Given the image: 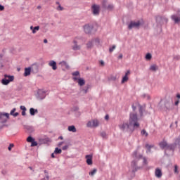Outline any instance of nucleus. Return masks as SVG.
<instances>
[{"mask_svg": "<svg viewBox=\"0 0 180 180\" xmlns=\"http://www.w3.org/2000/svg\"><path fill=\"white\" fill-rule=\"evenodd\" d=\"M43 180H49V176H46V178H44Z\"/></svg>", "mask_w": 180, "mask_h": 180, "instance_id": "0e129e2a", "label": "nucleus"}, {"mask_svg": "<svg viewBox=\"0 0 180 180\" xmlns=\"http://www.w3.org/2000/svg\"><path fill=\"white\" fill-rule=\"evenodd\" d=\"M128 75H130V70H127V71L125 72V76L127 77Z\"/></svg>", "mask_w": 180, "mask_h": 180, "instance_id": "3c124183", "label": "nucleus"}, {"mask_svg": "<svg viewBox=\"0 0 180 180\" xmlns=\"http://www.w3.org/2000/svg\"><path fill=\"white\" fill-rule=\"evenodd\" d=\"M106 4H108V1L103 0V8H105V9H108V11H112L115 8V6L113 4H108L106 6Z\"/></svg>", "mask_w": 180, "mask_h": 180, "instance_id": "9b49d317", "label": "nucleus"}, {"mask_svg": "<svg viewBox=\"0 0 180 180\" xmlns=\"http://www.w3.org/2000/svg\"><path fill=\"white\" fill-rule=\"evenodd\" d=\"M153 147H154L153 145L146 144V148H147L146 153H151V148H153Z\"/></svg>", "mask_w": 180, "mask_h": 180, "instance_id": "c85d7f7f", "label": "nucleus"}, {"mask_svg": "<svg viewBox=\"0 0 180 180\" xmlns=\"http://www.w3.org/2000/svg\"><path fill=\"white\" fill-rule=\"evenodd\" d=\"M152 58V56H151V53H148L146 55V60H151Z\"/></svg>", "mask_w": 180, "mask_h": 180, "instance_id": "58836bf2", "label": "nucleus"}, {"mask_svg": "<svg viewBox=\"0 0 180 180\" xmlns=\"http://www.w3.org/2000/svg\"><path fill=\"white\" fill-rule=\"evenodd\" d=\"M174 172H178V166H174Z\"/></svg>", "mask_w": 180, "mask_h": 180, "instance_id": "603ef678", "label": "nucleus"}, {"mask_svg": "<svg viewBox=\"0 0 180 180\" xmlns=\"http://www.w3.org/2000/svg\"><path fill=\"white\" fill-rule=\"evenodd\" d=\"M15 79L14 76H11L8 75H4V78L1 79V84L3 85H8L10 82H12Z\"/></svg>", "mask_w": 180, "mask_h": 180, "instance_id": "423d86ee", "label": "nucleus"}, {"mask_svg": "<svg viewBox=\"0 0 180 180\" xmlns=\"http://www.w3.org/2000/svg\"><path fill=\"white\" fill-rule=\"evenodd\" d=\"M30 68H31V71L34 74H37V72H39V65H37V63L32 64Z\"/></svg>", "mask_w": 180, "mask_h": 180, "instance_id": "f8f14e48", "label": "nucleus"}, {"mask_svg": "<svg viewBox=\"0 0 180 180\" xmlns=\"http://www.w3.org/2000/svg\"><path fill=\"white\" fill-rule=\"evenodd\" d=\"M91 9H92L93 14L95 16H98V15H99V9H100L99 6L94 4L92 6Z\"/></svg>", "mask_w": 180, "mask_h": 180, "instance_id": "9d476101", "label": "nucleus"}, {"mask_svg": "<svg viewBox=\"0 0 180 180\" xmlns=\"http://www.w3.org/2000/svg\"><path fill=\"white\" fill-rule=\"evenodd\" d=\"M84 30L85 33H86L87 34H90V33L92 32V30H94V25H92V24H86L84 26Z\"/></svg>", "mask_w": 180, "mask_h": 180, "instance_id": "1a4fd4ad", "label": "nucleus"}, {"mask_svg": "<svg viewBox=\"0 0 180 180\" xmlns=\"http://www.w3.org/2000/svg\"><path fill=\"white\" fill-rule=\"evenodd\" d=\"M119 128L122 131H134V129L132 126H130L129 123L123 122L122 124L119 125Z\"/></svg>", "mask_w": 180, "mask_h": 180, "instance_id": "20e7f679", "label": "nucleus"}, {"mask_svg": "<svg viewBox=\"0 0 180 180\" xmlns=\"http://www.w3.org/2000/svg\"><path fill=\"white\" fill-rule=\"evenodd\" d=\"M74 81H77L78 85L84 86L85 85V80L82 78L73 77Z\"/></svg>", "mask_w": 180, "mask_h": 180, "instance_id": "2eb2a0df", "label": "nucleus"}, {"mask_svg": "<svg viewBox=\"0 0 180 180\" xmlns=\"http://www.w3.org/2000/svg\"><path fill=\"white\" fill-rule=\"evenodd\" d=\"M4 10H5V6L0 4V11H4Z\"/></svg>", "mask_w": 180, "mask_h": 180, "instance_id": "09e8293b", "label": "nucleus"}, {"mask_svg": "<svg viewBox=\"0 0 180 180\" xmlns=\"http://www.w3.org/2000/svg\"><path fill=\"white\" fill-rule=\"evenodd\" d=\"M37 95L38 99H44V98H46V91L43 90H38Z\"/></svg>", "mask_w": 180, "mask_h": 180, "instance_id": "4468645a", "label": "nucleus"}, {"mask_svg": "<svg viewBox=\"0 0 180 180\" xmlns=\"http://www.w3.org/2000/svg\"><path fill=\"white\" fill-rule=\"evenodd\" d=\"M15 147V145L13 143H10L9 146L8 147V151H12V148Z\"/></svg>", "mask_w": 180, "mask_h": 180, "instance_id": "a19ab883", "label": "nucleus"}, {"mask_svg": "<svg viewBox=\"0 0 180 180\" xmlns=\"http://www.w3.org/2000/svg\"><path fill=\"white\" fill-rule=\"evenodd\" d=\"M81 40H82V38L81 37H76L73 40V44L72 46V49H73L74 51H79L81 49H82V45L81 44Z\"/></svg>", "mask_w": 180, "mask_h": 180, "instance_id": "7ed1b4c3", "label": "nucleus"}, {"mask_svg": "<svg viewBox=\"0 0 180 180\" xmlns=\"http://www.w3.org/2000/svg\"><path fill=\"white\" fill-rule=\"evenodd\" d=\"M56 5H58V6L56 8L57 11H64V8L61 6V4H60V2L57 1Z\"/></svg>", "mask_w": 180, "mask_h": 180, "instance_id": "7c9ffc66", "label": "nucleus"}, {"mask_svg": "<svg viewBox=\"0 0 180 180\" xmlns=\"http://www.w3.org/2000/svg\"><path fill=\"white\" fill-rule=\"evenodd\" d=\"M174 59H176V60H179V56H175V57H174Z\"/></svg>", "mask_w": 180, "mask_h": 180, "instance_id": "338daca9", "label": "nucleus"}, {"mask_svg": "<svg viewBox=\"0 0 180 180\" xmlns=\"http://www.w3.org/2000/svg\"><path fill=\"white\" fill-rule=\"evenodd\" d=\"M27 141L28 143H32V142L34 141V139H33L32 136H28L27 139Z\"/></svg>", "mask_w": 180, "mask_h": 180, "instance_id": "e433bc0d", "label": "nucleus"}, {"mask_svg": "<svg viewBox=\"0 0 180 180\" xmlns=\"http://www.w3.org/2000/svg\"><path fill=\"white\" fill-rule=\"evenodd\" d=\"M59 65L66 68V70H70V65L65 61L63 60L59 63Z\"/></svg>", "mask_w": 180, "mask_h": 180, "instance_id": "aec40b11", "label": "nucleus"}, {"mask_svg": "<svg viewBox=\"0 0 180 180\" xmlns=\"http://www.w3.org/2000/svg\"><path fill=\"white\" fill-rule=\"evenodd\" d=\"M105 120H109V115H106L105 116Z\"/></svg>", "mask_w": 180, "mask_h": 180, "instance_id": "4d7b16f0", "label": "nucleus"}, {"mask_svg": "<svg viewBox=\"0 0 180 180\" xmlns=\"http://www.w3.org/2000/svg\"><path fill=\"white\" fill-rule=\"evenodd\" d=\"M143 25V22L138 20V21H131L128 25V29L131 30V29H139L140 27Z\"/></svg>", "mask_w": 180, "mask_h": 180, "instance_id": "39448f33", "label": "nucleus"}, {"mask_svg": "<svg viewBox=\"0 0 180 180\" xmlns=\"http://www.w3.org/2000/svg\"><path fill=\"white\" fill-rule=\"evenodd\" d=\"M92 40L96 46H99V44H101V41L99 40L98 38H95V39H93Z\"/></svg>", "mask_w": 180, "mask_h": 180, "instance_id": "c756f323", "label": "nucleus"}, {"mask_svg": "<svg viewBox=\"0 0 180 180\" xmlns=\"http://www.w3.org/2000/svg\"><path fill=\"white\" fill-rule=\"evenodd\" d=\"M139 109L140 116L142 117L143 113H144V111L146 110V105L143 106V105H139Z\"/></svg>", "mask_w": 180, "mask_h": 180, "instance_id": "412c9836", "label": "nucleus"}, {"mask_svg": "<svg viewBox=\"0 0 180 180\" xmlns=\"http://www.w3.org/2000/svg\"><path fill=\"white\" fill-rule=\"evenodd\" d=\"M4 57V55L3 54H0V61H1V60H2V58Z\"/></svg>", "mask_w": 180, "mask_h": 180, "instance_id": "e2e57ef3", "label": "nucleus"}, {"mask_svg": "<svg viewBox=\"0 0 180 180\" xmlns=\"http://www.w3.org/2000/svg\"><path fill=\"white\" fill-rule=\"evenodd\" d=\"M62 150H63L64 151H65V150H68V145H66V146H63V147L62 148Z\"/></svg>", "mask_w": 180, "mask_h": 180, "instance_id": "de8ad7c7", "label": "nucleus"}, {"mask_svg": "<svg viewBox=\"0 0 180 180\" xmlns=\"http://www.w3.org/2000/svg\"><path fill=\"white\" fill-rule=\"evenodd\" d=\"M25 129H26V130H27L28 133H33V131H34V127H33V126H25Z\"/></svg>", "mask_w": 180, "mask_h": 180, "instance_id": "b1692460", "label": "nucleus"}, {"mask_svg": "<svg viewBox=\"0 0 180 180\" xmlns=\"http://www.w3.org/2000/svg\"><path fill=\"white\" fill-rule=\"evenodd\" d=\"M167 144L168 143H167L166 141H162L159 143V146H160V148H162V150H165Z\"/></svg>", "mask_w": 180, "mask_h": 180, "instance_id": "cd10ccee", "label": "nucleus"}, {"mask_svg": "<svg viewBox=\"0 0 180 180\" xmlns=\"http://www.w3.org/2000/svg\"><path fill=\"white\" fill-rule=\"evenodd\" d=\"M16 112V108H13V110L10 112V115L11 116H13L14 117L19 116V112Z\"/></svg>", "mask_w": 180, "mask_h": 180, "instance_id": "bb28decb", "label": "nucleus"}, {"mask_svg": "<svg viewBox=\"0 0 180 180\" xmlns=\"http://www.w3.org/2000/svg\"><path fill=\"white\" fill-rule=\"evenodd\" d=\"M116 49V45H113L112 47H110L109 51L110 53H113V51Z\"/></svg>", "mask_w": 180, "mask_h": 180, "instance_id": "4c0bfd02", "label": "nucleus"}, {"mask_svg": "<svg viewBox=\"0 0 180 180\" xmlns=\"http://www.w3.org/2000/svg\"><path fill=\"white\" fill-rule=\"evenodd\" d=\"M20 109L22 111L27 110L26 107H25V105H21L20 107Z\"/></svg>", "mask_w": 180, "mask_h": 180, "instance_id": "a18cd8bd", "label": "nucleus"}, {"mask_svg": "<svg viewBox=\"0 0 180 180\" xmlns=\"http://www.w3.org/2000/svg\"><path fill=\"white\" fill-rule=\"evenodd\" d=\"M86 164L88 165H92V155H86Z\"/></svg>", "mask_w": 180, "mask_h": 180, "instance_id": "a211bd4d", "label": "nucleus"}, {"mask_svg": "<svg viewBox=\"0 0 180 180\" xmlns=\"http://www.w3.org/2000/svg\"><path fill=\"white\" fill-rule=\"evenodd\" d=\"M49 67L52 68V70H53V71H56V70H57V63L54 60H51L49 63Z\"/></svg>", "mask_w": 180, "mask_h": 180, "instance_id": "f3484780", "label": "nucleus"}, {"mask_svg": "<svg viewBox=\"0 0 180 180\" xmlns=\"http://www.w3.org/2000/svg\"><path fill=\"white\" fill-rule=\"evenodd\" d=\"M72 75H73V77H78V75H79V71H76L75 72H72Z\"/></svg>", "mask_w": 180, "mask_h": 180, "instance_id": "c03bdc74", "label": "nucleus"}, {"mask_svg": "<svg viewBox=\"0 0 180 180\" xmlns=\"http://www.w3.org/2000/svg\"><path fill=\"white\" fill-rule=\"evenodd\" d=\"M96 171H98L96 169H94L91 172H90L89 173V174L91 176H94V175L95 174H96Z\"/></svg>", "mask_w": 180, "mask_h": 180, "instance_id": "f704fd0d", "label": "nucleus"}, {"mask_svg": "<svg viewBox=\"0 0 180 180\" xmlns=\"http://www.w3.org/2000/svg\"><path fill=\"white\" fill-rule=\"evenodd\" d=\"M132 157L134 158V160H133L131 163V167L132 168V172H136L140 169V167H137V161L139 160H141L143 158V167H146L147 164H148V162H147V159L146 158H143L142 155H138L137 151H134L132 154Z\"/></svg>", "mask_w": 180, "mask_h": 180, "instance_id": "f257e3e1", "label": "nucleus"}, {"mask_svg": "<svg viewBox=\"0 0 180 180\" xmlns=\"http://www.w3.org/2000/svg\"><path fill=\"white\" fill-rule=\"evenodd\" d=\"M174 105H176V106H178V105H179V100L176 101Z\"/></svg>", "mask_w": 180, "mask_h": 180, "instance_id": "13d9d810", "label": "nucleus"}, {"mask_svg": "<svg viewBox=\"0 0 180 180\" xmlns=\"http://www.w3.org/2000/svg\"><path fill=\"white\" fill-rule=\"evenodd\" d=\"M82 91H84V94L88 93V87H85L84 89H82Z\"/></svg>", "mask_w": 180, "mask_h": 180, "instance_id": "49530a36", "label": "nucleus"}, {"mask_svg": "<svg viewBox=\"0 0 180 180\" xmlns=\"http://www.w3.org/2000/svg\"><path fill=\"white\" fill-rule=\"evenodd\" d=\"M155 176L156 178H161L162 176V172L160 168H156L155 170Z\"/></svg>", "mask_w": 180, "mask_h": 180, "instance_id": "dca6fc26", "label": "nucleus"}, {"mask_svg": "<svg viewBox=\"0 0 180 180\" xmlns=\"http://www.w3.org/2000/svg\"><path fill=\"white\" fill-rule=\"evenodd\" d=\"M54 154H56V153H54V152H53V153L51 154L52 158H56V155H54Z\"/></svg>", "mask_w": 180, "mask_h": 180, "instance_id": "052dcab7", "label": "nucleus"}, {"mask_svg": "<svg viewBox=\"0 0 180 180\" xmlns=\"http://www.w3.org/2000/svg\"><path fill=\"white\" fill-rule=\"evenodd\" d=\"M68 130L72 131V133H77V128H75V126L74 125L69 126Z\"/></svg>", "mask_w": 180, "mask_h": 180, "instance_id": "393cba45", "label": "nucleus"}, {"mask_svg": "<svg viewBox=\"0 0 180 180\" xmlns=\"http://www.w3.org/2000/svg\"><path fill=\"white\" fill-rule=\"evenodd\" d=\"M63 144H64V142H60V143L58 144V147H61V146H63Z\"/></svg>", "mask_w": 180, "mask_h": 180, "instance_id": "6e6d98bb", "label": "nucleus"}, {"mask_svg": "<svg viewBox=\"0 0 180 180\" xmlns=\"http://www.w3.org/2000/svg\"><path fill=\"white\" fill-rule=\"evenodd\" d=\"M101 137H103V139H106V137H108V135L106 134V132H105V131L101 132Z\"/></svg>", "mask_w": 180, "mask_h": 180, "instance_id": "79ce46f5", "label": "nucleus"}, {"mask_svg": "<svg viewBox=\"0 0 180 180\" xmlns=\"http://www.w3.org/2000/svg\"><path fill=\"white\" fill-rule=\"evenodd\" d=\"M22 116H26V110L22 111Z\"/></svg>", "mask_w": 180, "mask_h": 180, "instance_id": "864d4df0", "label": "nucleus"}, {"mask_svg": "<svg viewBox=\"0 0 180 180\" xmlns=\"http://www.w3.org/2000/svg\"><path fill=\"white\" fill-rule=\"evenodd\" d=\"M129 123L134 130V129H139V127H140V123H139V118L137 117L136 113H130Z\"/></svg>", "mask_w": 180, "mask_h": 180, "instance_id": "f03ea898", "label": "nucleus"}, {"mask_svg": "<svg viewBox=\"0 0 180 180\" xmlns=\"http://www.w3.org/2000/svg\"><path fill=\"white\" fill-rule=\"evenodd\" d=\"M86 126L91 128L98 127L99 126V121L96 119L91 120L87 122Z\"/></svg>", "mask_w": 180, "mask_h": 180, "instance_id": "6e6552de", "label": "nucleus"}, {"mask_svg": "<svg viewBox=\"0 0 180 180\" xmlns=\"http://www.w3.org/2000/svg\"><path fill=\"white\" fill-rule=\"evenodd\" d=\"M8 119H9V113L0 112V123H6V122H8Z\"/></svg>", "mask_w": 180, "mask_h": 180, "instance_id": "0eeeda50", "label": "nucleus"}, {"mask_svg": "<svg viewBox=\"0 0 180 180\" xmlns=\"http://www.w3.org/2000/svg\"><path fill=\"white\" fill-rule=\"evenodd\" d=\"M119 60H121V58H123V54L120 53L118 56Z\"/></svg>", "mask_w": 180, "mask_h": 180, "instance_id": "5fc2aeb1", "label": "nucleus"}, {"mask_svg": "<svg viewBox=\"0 0 180 180\" xmlns=\"http://www.w3.org/2000/svg\"><path fill=\"white\" fill-rule=\"evenodd\" d=\"M30 72H32V68H30V67L25 68L24 77H29V75H30Z\"/></svg>", "mask_w": 180, "mask_h": 180, "instance_id": "6ab92c4d", "label": "nucleus"}, {"mask_svg": "<svg viewBox=\"0 0 180 180\" xmlns=\"http://www.w3.org/2000/svg\"><path fill=\"white\" fill-rule=\"evenodd\" d=\"M129 81V77L127 76H124L122 79V84H124V82H127Z\"/></svg>", "mask_w": 180, "mask_h": 180, "instance_id": "72a5a7b5", "label": "nucleus"}, {"mask_svg": "<svg viewBox=\"0 0 180 180\" xmlns=\"http://www.w3.org/2000/svg\"><path fill=\"white\" fill-rule=\"evenodd\" d=\"M30 30H32L33 34H35V33H37V32H39V30H40V27L39 26H37V27H33L31 26L30 27Z\"/></svg>", "mask_w": 180, "mask_h": 180, "instance_id": "4be33fe9", "label": "nucleus"}, {"mask_svg": "<svg viewBox=\"0 0 180 180\" xmlns=\"http://www.w3.org/2000/svg\"><path fill=\"white\" fill-rule=\"evenodd\" d=\"M141 134H142V136H145L146 137H147V136H148V133H147V131L145 129H143L141 131Z\"/></svg>", "mask_w": 180, "mask_h": 180, "instance_id": "ea45409f", "label": "nucleus"}, {"mask_svg": "<svg viewBox=\"0 0 180 180\" xmlns=\"http://www.w3.org/2000/svg\"><path fill=\"white\" fill-rule=\"evenodd\" d=\"M94 46H95V44H94L93 39L89 41L88 43L86 44L87 49H92V47H94Z\"/></svg>", "mask_w": 180, "mask_h": 180, "instance_id": "5701e85b", "label": "nucleus"}, {"mask_svg": "<svg viewBox=\"0 0 180 180\" xmlns=\"http://www.w3.org/2000/svg\"><path fill=\"white\" fill-rule=\"evenodd\" d=\"M141 97L143 98V99H147L148 101H150V99H151V97H150V95L148 94H144L141 96Z\"/></svg>", "mask_w": 180, "mask_h": 180, "instance_id": "2f4dec72", "label": "nucleus"}, {"mask_svg": "<svg viewBox=\"0 0 180 180\" xmlns=\"http://www.w3.org/2000/svg\"><path fill=\"white\" fill-rule=\"evenodd\" d=\"M100 64H101V65H105V62H103V60H101V61H100Z\"/></svg>", "mask_w": 180, "mask_h": 180, "instance_id": "bf43d9fd", "label": "nucleus"}, {"mask_svg": "<svg viewBox=\"0 0 180 180\" xmlns=\"http://www.w3.org/2000/svg\"><path fill=\"white\" fill-rule=\"evenodd\" d=\"M176 144H168L166 146V148H165V153H167V151H174L175 150Z\"/></svg>", "mask_w": 180, "mask_h": 180, "instance_id": "ddd939ff", "label": "nucleus"}, {"mask_svg": "<svg viewBox=\"0 0 180 180\" xmlns=\"http://www.w3.org/2000/svg\"><path fill=\"white\" fill-rule=\"evenodd\" d=\"M164 20H165V22L167 23V22H168V18H164Z\"/></svg>", "mask_w": 180, "mask_h": 180, "instance_id": "680f3d73", "label": "nucleus"}, {"mask_svg": "<svg viewBox=\"0 0 180 180\" xmlns=\"http://www.w3.org/2000/svg\"><path fill=\"white\" fill-rule=\"evenodd\" d=\"M53 153L54 154H61V153H63V150L58 148H56Z\"/></svg>", "mask_w": 180, "mask_h": 180, "instance_id": "473e14b6", "label": "nucleus"}, {"mask_svg": "<svg viewBox=\"0 0 180 180\" xmlns=\"http://www.w3.org/2000/svg\"><path fill=\"white\" fill-rule=\"evenodd\" d=\"M30 113L31 116H34V115H36V113H39V111L37 110V109L31 108L30 109Z\"/></svg>", "mask_w": 180, "mask_h": 180, "instance_id": "a878e982", "label": "nucleus"}, {"mask_svg": "<svg viewBox=\"0 0 180 180\" xmlns=\"http://www.w3.org/2000/svg\"><path fill=\"white\" fill-rule=\"evenodd\" d=\"M37 146V142L34 141V139L33 141L31 142V147H36Z\"/></svg>", "mask_w": 180, "mask_h": 180, "instance_id": "37998d69", "label": "nucleus"}, {"mask_svg": "<svg viewBox=\"0 0 180 180\" xmlns=\"http://www.w3.org/2000/svg\"><path fill=\"white\" fill-rule=\"evenodd\" d=\"M132 109L133 110H136V106H134V105H132Z\"/></svg>", "mask_w": 180, "mask_h": 180, "instance_id": "69168bd1", "label": "nucleus"}, {"mask_svg": "<svg viewBox=\"0 0 180 180\" xmlns=\"http://www.w3.org/2000/svg\"><path fill=\"white\" fill-rule=\"evenodd\" d=\"M150 71H157V65H153L150 67Z\"/></svg>", "mask_w": 180, "mask_h": 180, "instance_id": "c9c22d12", "label": "nucleus"}, {"mask_svg": "<svg viewBox=\"0 0 180 180\" xmlns=\"http://www.w3.org/2000/svg\"><path fill=\"white\" fill-rule=\"evenodd\" d=\"M176 98H178V99H180V94H177Z\"/></svg>", "mask_w": 180, "mask_h": 180, "instance_id": "774afa93", "label": "nucleus"}, {"mask_svg": "<svg viewBox=\"0 0 180 180\" xmlns=\"http://www.w3.org/2000/svg\"><path fill=\"white\" fill-rule=\"evenodd\" d=\"M176 144H179V146H180V138H178V139L176 140Z\"/></svg>", "mask_w": 180, "mask_h": 180, "instance_id": "8fccbe9b", "label": "nucleus"}]
</instances>
